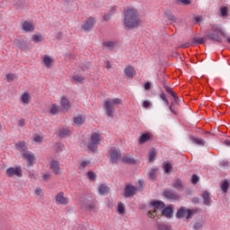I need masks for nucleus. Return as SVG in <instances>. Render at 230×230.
Returning a JSON list of instances; mask_svg holds the SVG:
<instances>
[{
  "instance_id": "nucleus-40",
  "label": "nucleus",
  "mask_w": 230,
  "mask_h": 230,
  "mask_svg": "<svg viewBox=\"0 0 230 230\" xmlns=\"http://www.w3.org/2000/svg\"><path fill=\"white\" fill-rule=\"evenodd\" d=\"M227 7L224 6V7H221L220 9V15L221 17H227Z\"/></svg>"
},
{
  "instance_id": "nucleus-1",
  "label": "nucleus",
  "mask_w": 230,
  "mask_h": 230,
  "mask_svg": "<svg viewBox=\"0 0 230 230\" xmlns=\"http://www.w3.org/2000/svg\"><path fill=\"white\" fill-rule=\"evenodd\" d=\"M141 22L139 18V13L137 10L128 7L124 9V25L128 30H132V28H137Z\"/></svg>"
},
{
  "instance_id": "nucleus-12",
  "label": "nucleus",
  "mask_w": 230,
  "mask_h": 230,
  "mask_svg": "<svg viewBox=\"0 0 230 230\" xmlns=\"http://www.w3.org/2000/svg\"><path fill=\"white\" fill-rule=\"evenodd\" d=\"M60 105L63 112H67L71 109V102L66 97L61 98Z\"/></svg>"
},
{
  "instance_id": "nucleus-53",
  "label": "nucleus",
  "mask_w": 230,
  "mask_h": 230,
  "mask_svg": "<svg viewBox=\"0 0 230 230\" xmlns=\"http://www.w3.org/2000/svg\"><path fill=\"white\" fill-rule=\"evenodd\" d=\"M26 125V120L24 119H21L18 121V127H24Z\"/></svg>"
},
{
  "instance_id": "nucleus-25",
  "label": "nucleus",
  "mask_w": 230,
  "mask_h": 230,
  "mask_svg": "<svg viewBox=\"0 0 230 230\" xmlns=\"http://www.w3.org/2000/svg\"><path fill=\"white\" fill-rule=\"evenodd\" d=\"M59 136L60 137H67L68 136H71V131L67 128H63L59 129Z\"/></svg>"
},
{
  "instance_id": "nucleus-58",
  "label": "nucleus",
  "mask_w": 230,
  "mask_h": 230,
  "mask_svg": "<svg viewBox=\"0 0 230 230\" xmlns=\"http://www.w3.org/2000/svg\"><path fill=\"white\" fill-rule=\"evenodd\" d=\"M179 2L182 4H190L191 3V1L190 0H179Z\"/></svg>"
},
{
  "instance_id": "nucleus-45",
  "label": "nucleus",
  "mask_w": 230,
  "mask_h": 230,
  "mask_svg": "<svg viewBox=\"0 0 230 230\" xmlns=\"http://www.w3.org/2000/svg\"><path fill=\"white\" fill-rule=\"evenodd\" d=\"M137 190H142L143 186H145V181L143 180H139L137 183Z\"/></svg>"
},
{
  "instance_id": "nucleus-50",
  "label": "nucleus",
  "mask_w": 230,
  "mask_h": 230,
  "mask_svg": "<svg viewBox=\"0 0 230 230\" xmlns=\"http://www.w3.org/2000/svg\"><path fill=\"white\" fill-rule=\"evenodd\" d=\"M199 178L197 176V174H193L191 177V182L192 184H197V182H199Z\"/></svg>"
},
{
  "instance_id": "nucleus-10",
  "label": "nucleus",
  "mask_w": 230,
  "mask_h": 230,
  "mask_svg": "<svg viewBox=\"0 0 230 230\" xmlns=\"http://www.w3.org/2000/svg\"><path fill=\"white\" fill-rule=\"evenodd\" d=\"M22 157L27 161L28 166H33L35 164V155L30 151L22 153Z\"/></svg>"
},
{
  "instance_id": "nucleus-17",
  "label": "nucleus",
  "mask_w": 230,
  "mask_h": 230,
  "mask_svg": "<svg viewBox=\"0 0 230 230\" xmlns=\"http://www.w3.org/2000/svg\"><path fill=\"white\" fill-rule=\"evenodd\" d=\"M22 30L23 31H33L35 30V26L33 25L32 22H24L22 23Z\"/></svg>"
},
{
  "instance_id": "nucleus-9",
  "label": "nucleus",
  "mask_w": 230,
  "mask_h": 230,
  "mask_svg": "<svg viewBox=\"0 0 230 230\" xmlns=\"http://www.w3.org/2000/svg\"><path fill=\"white\" fill-rule=\"evenodd\" d=\"M58 206H67L69 204V198L64 196V192H59L55 198Z\"/></svg>"
},
{
  "instance_id": "nucleus-51",
  "label": "nucleus",
  "mask_w": 230,
  "mask_h": 230,
  "mask_svg": "<svg viewBox=\"0 0 230 230\" xmlns=\"http://www.w3.org/2000/svg\"><path fill=\"white\" fill-rule=\"evenodd\" d=\"M88 164H91V161H89V160H84V161H83V162L81 163L80 166H81L82 168H85Z\"/></svg>"
},
{
  "instance_id": "nucleus-29",
  "label": "nucleus",
  "mask_w": 230,
  "mask_h": 230,
  "mask_svg": "<svg viewBox=\"0 0 230 230\" xmlns=\"http://www.w3.org/2000/svg\"><path fill=\"white\" fill-rule=\"evenodd\" d=\"M116 41H106L103 43V47L106 48V49H113L116 48Z\"/></svg>"
},
{
  "instance_id": "nucleus-49",
  "label": "nucleus",
  "mask_w": 230,
  "mask_h": 230,
  "mask_svg": "<svg viewBox=\"0 0 230 230\" xmlns=\"http://www.w3.org/2000/svg\"><path fill=\"white\" fill-rule=\"evenodd\" d=\"M35 195H37L38 197H42L44 195V192L42 191V189L37 188L35 190Z\"/></svg>"
},
{
  "instance_id": "nucleus-52",
  "label": "nucleus",
  "mask_w": 230,
  "mask_h": 230,
  "mask_svg": "<svg viewBox=\"0 0 230 230\" xmlns=\"http://www.w3.org/2000/svg\"><path fill=\"white\" fill-rule=\"evenodd\" d=\"M149 178L154 181L155 179V169H153L150 172H149Z\"/></svg>"
},
{
  "instance_id": "nucleus-23",
  "label": "nucleus",
  "mask_w": 230,
  "mask_h": 230,
  "mask_svg": "<svg viewBox=\"0 0 230 230\" xmlns=\"http://www.w3.org/2000/svg\"><path fill=\"white\" fill-rule=\"evenodd\" d=\"M109 191H111V189L107 185L99 186L100 195H109Z\"/></svg>"
},
{
  "instance_id": "nucleus-6",
  "label": "nucleus",
  "mask_w": 230,
  "mask_h": 230,
  "mask_svg": "<svg viewBox=\"0 0 230 230\" xmlns=\"http://www.w3.org/2000/svg\"><path fill=\"white\" fill-rule=\"evenodd\" d=\"M94 24H96V19L89 17L82 24L81 29L83 30V31H91L94 28Z\"/></svg>"
},
{
  "instance_id": "nucleus-56",
  "label": "nucleus",
  "mask_w": 230,
  "mask_h": 230,
  "mask_svg": "<svg viewBox=\"0 0 230 230\" xmlns=\"http://www.w3.org/2000/svg\"><path fill=\"white\" fill-rule=\"evenodd\" d=\"M160 98L161 100H163V102H166L167 98H166V93H164V92H163L161 94H160Z\"/></svg>"
},
{
  "instance_id": "nucleus-22",
  "label": "nucleus",
  "mask_w": 230,
  "mask_h": 230,
  "mask_svg": "<svg viewBox=\"0 0 230 230\" xmlns=\"http://www.w3.org/2000/svg\"><path fill=\"white\" fill-rule=\"evenodd\" d=\"M125 75L128 78H132L133 76H136V70H134V67L132 66H128L125 69Z\"/></svg>"
},
{
  "instance_id": "nucleus-31",
  "label": "nucleus",
  "mask_w": 230,
  "mask_h": 230,
  "mask_svg": "<svg viewBox=\"0 0 230 230\" xmlns=\"http://www.w3.org/2000/svg\"><path fill=\"white\" fill-rule=\"evenodd\" d=\"M204 204L205 206H209V202L211 200V198H209V193L208 191L203 192L202 194Z\"/></svg>"
},
{
  "instance_id": "nucleus-20",
  "label": "nucleus",
  "mask_w": 230,
  "mask_h": 230,
  "mask_svg": "<svg viewBox=\"0 0 230 230\" xmlns=\"http://www.w3.org/2000/svg\"><path fill=\"white\" fill-rule=\"evenodd\" d=\"M122 163H126L127 164H136V159L131 157L130 155H126L122 157Z\"/></svg>"
},
{
  "instance_id": "nucleus-5",
  "label": "nucleus",
  "mask_w": 230,
  "mask_h": 230,
  "mask_svg": "<svg viewBox=\"0 0 230 230\" xmlns=\"http://www.w3.org/2000/svg\"><path fill=\"white\" fill-rule=\"evenodd\" d=\"M195 213L192 210L186 209V208L181 207L176 213V218H184L186 217L187 219L191 218Z\"/></svg>"
},
{
  "instance_id": "nucleus-32",
  "label": "nucleus",
  "mask_w": 230,
  "mask_h": 230,
  "mask_svg": "<svg viewBox=\"0 0 230 230\" xmlns=\"http://www.w3.org/2000/svg\"><path fill=\"white\" fill-rule=\"evenodd\" d=\"M229 188V181L225 180L221 184V190L223 193H227V189Z\"/></svg>"
},
{
  "instance_id": "nucleus-41",
  "label": "nucleus",
  "mask_w": 230,
  "mask_h": 230,
  "mask_svg": "<svg viewBox=\"0 0 230 230\" xmlns=\"http://www.w3.org/2000/svg\"><path fill=\"white\" fill-rule=\"evenodd\" d=\"M87 177L90 179V181H96V174L92 171L87 172Z\"/></svg>"
},
{
  "instance_id": "nucleus-60",
  "label": "nucleus",
  "mask_w": 230,
  "mask_h": 230,
  "mask_svg": "<svg viewBox=\"0 0 230 230\" xmlns=\"http://www.w3.org/2000/svg\"><path fill=\"white\" fill-rule=\"evenodd\" d=\"M172 98H173L175 103H179V97L177 96V93H174V95H172Z\"/></svg>"
},
{
  "instance_id": "nucleus-43",
  "label": "nucleus",
  "mask_w": 230,
  "mask_h": 230,
  "mask_svg": "<svg viewBox=\"0 0 230 230\" xmlns=\"http://www.w3.org/2000/svg\"><path fill=\"white\" fill-rule=\"evenodd\" d=\"M147 216L149 217V218H155V217H157V211L155 209L149 210Z\"/></svg>"
},
{
  "instance_id": "nucleus-16",
  "label": "nucleus",
  "mask_w": 230,
  "mask_h": 230,
  "mask_svg": "<svg viewBox=\"0 0 230 230\" xmlns=\"http://www.w3.org/2000/svg\"><path fill=\"white\" fill-rule=\"evenodd\" d=\"M85 123V116L77 115L74 118V125L80 127Z\"/></svg>"
},
{
  "instance_id": "nucleus-36",
  "label": "nucleus",
  "mask_w": 230,
  "mask_h": 230,
  "mask_svg": "<svg viewBox=\"0 0 230 230\" xmlns=\"http://www.w3.org/2000/svg\"><path fill=\"white\" fill-rule=\"evenodd\" d=\"M42 40H43V38H42V35H40V34H34L32 36V40L36 44H38V42H42Z\"/></svg>"
},
{
  "instance_id": "nucleus-47",
  "label": "nucleus",
  "mask_w": 230,
  "mask_h": 230,
  "mask_svg": "<svg viewBox=\"0 0 230 230\" xmlns=\"http://www.w3.org/2000/svg\"><path fill=\"white\" fill-rule=\"evenodd\" d=\"M194 42H196V44H204L206 41L204 40V38H197L194 37L193 38Z\"/></svg>"
},
{
  "instance_id": "nucleus-19",
  "label": "nucleus",
  "mask_w": 230,
  "mask_h": 230,
  "mask_svg": "<svg viewBox=\"0 0 230 230\" xmlns=\"http://www.w3.org/2000/svg\"><path fill=\"white\" fill-rule=\"evenodd\" d=\"M162 214L164 215V217H166L167 218H172V217H173V208L172 207L164 208L162 211Z\"/></svg>"
},
{
  "instance_id": "nucleus-59",
  "label": "nucleus",
  "mask_w": 230,
  "mask_h": 230,
  "mask_svg": "<svg viewBox=\"0 0 230 230\" xmlns=\"http://www.w3.org/2000/svg\"><path fill=\"white\" fill-rule=\"evenodd\" d=\"M150 87H151L150 83L147 82L145 84L144 88L146 89V91H150Z\"/></svg>"
},
{
  "instance_id": "nucleus-57",
  "label": "nucleus",
  "mask_w": 230,
  "mask_h": 230,
  "mask_svg": "<svg viewBox=\"0 0 230 230\" xmlns=\"http://www.w3.org/2000/svg\"><path fill=\"white\" fill-rule=\"evenodd\" d=\"M55 148H56V152H62V146H60V145H56V146H55Z\"/></svg>"
},
{
  "instance_id": "nucleus-30",
  "label": "nucleus",
  "mask_w": 230,
  "mask_h": 230,
  "mask_svg": "<svg viewBox=\"0 0 230 230\" xmlns=\"http://www.w3.org/2000/svg\"><path fill=\"white\" fill-rule=\"evenodd\" d=\"M172 187L178 190L179 191H182V181L181 180H176L174 183L172 184Z\"/></svg>"
},
{
  "instance_id": "nucleus-33",
  "label": "nucleus",
  "mask_w": 230,
  "mask_h": 230,
  "mask_svg": "<svg viewBox=\"0 0 230 230\" xmlns=\"http://www.w3.org/2000/svg\"><path fill=\"white\" fill-rule=\"evenodd\" d=\"M88 149L91 150V152H98V144L95 142H90L88 145Z\"/></svg>"
},
{
  "instance_id": "nucleus-21",
  "label": "nucleus",
  "mask_w": 230,
  "mask_h": 230,
  "mask_svg": "<svg viewBox=\"0 0 230 230\" xmlns=\"http://www.w3.org/2000/svg\"><path fill=\"white\" fill-rule=\"evenodd\" d=\"M53 62H54V60L52 59L51 57H49V56L43 57V63L48 67V69H49L51 67V66H53Z\"/></svg>"
},
{
  "instance_id": "nucleus-38",
  "label": "nucleus",
  "mask_w": 230,
  "mask_h": 230,
  "mask_svg": "<svg viewBox=\"0 0 230 230\" xmlns=\"http://www.w3.org/2000/svg\"><path fill=\"white\" fill-rule=\"evenodd\" d=\"M157 230H172V226L164 224H159Z\"/></svg>"
},
{
  "instance_id": "nucleus-61",
  "label": "nucleus",
  "mask_w": 230,
  "mask_h": 230,
  "mask_svg": "<svg viewBox=\"0 0 230 230\" xmlns=\"http://www.w3.org/2000/svg\"><path fill=\"white\" fill-rule=\"evenodd\" d=\"M169 109H170V111H171V112H172V114H177V112H175V111L173 110V107H172V104L169 106Z\"/></svg>"
},
{
  "instance_id": "nucleus-2",
  "label": "nucleus",
  "mask_w": 230,
  "mask_h": 230,
  "mask_svg": "<svg viewBox=\"0 0 230 230\" xmlns=\"http://www.w3.org/2000/svg\"><path fill=\"white\" fill-rule=\"evenodd\" d=\"M118 105H123V101L119 98H113L108 101H105L103 108L106 111V114L109 118H112L116 112L114 107Z\"/></svg>"
},
{
  "instance_id": "nucleus-48",
  "label": "nucleus",
  "mask_w": 230,
  "mask_h": 230,
  "mask_svg": "<svg viewBox=\"0 0 230 230\" xmlns=\"http://www.w3.org/2000/svg\"><path fill=\"white\" fill-rule=\"evenodd\" d=\"M165 87V91H166V93H168L169 94H171V96H175V92H173L172 90V87H170V86H164Z\"/></svg>"
},
{
  "instance_id": "nucleus-8",
  "label": "nucleus",
  "mask_w": 230,
  "mask_h": 230,
  "mask_svg": "<svg viewBox=\"0 0 230 230\" xmlns=\"http://www.w3.org/2000/svg\"><path fill=\"white\" fill-rule=\"evenodd\" d=\"M110 157H111V162L113 164H116V163H118V161H119V159L121 158V151L118 150L115 147H111L110 149Z\"/></svg>"
},
{
  "instance_id": "nucleus-26",
  "label": "nucleus",
  "mask_w": 230,
  "mask_h": 230,
  "mask_svg": "<svg viewBox=\"0 0 230 230\" xmlns=\"http://www.w3.org/2000/svg\"><path fill=\"white\" fill-rule=\"evenodd\" d=\"M73 81L75 84H84V82H85V77L80 75H75L73 76Z\"/></svg>"
},
{
  "instance_id": "nucleus-44",
  "label": "nucleus",
  "mask_w": 230,
  "mask_h": 230,
  "mask_svg": "<svg viewBox=\"0 0 230 230\" xmlns=\"http://www.w3.org/2000/svg\"><path fill=\"white\" fill-rule=\"evenodd\" d=\"M49 179H51V173L48 172V173L43 174L41 181L43 182H48V181H49Z\"/></svg>"
},
{
  "instance_id": "nucleus-7",
  "label": "nucleus",
  "mask_w": 230,
  "mask_h": 230,
  "mask_svg": "<svg viewBox=\"0 0 230 230\" xmlns=\"http://www.w3.org/2000/svg\"><path fill=\"white\" fill-rule=\"evenodd\" d=\"M49 164V170L52 173L62 175V169L60 168V162L58 160H51Z\"/></svg>"
},
{
  "instance_id": "nucleus-3",
  "label": "nucleus",
  "mask_w": 230,
  "mask_h": 230,
  "mask_svg": "<svg viewBox=\"0 0 230 230\" xmlns=\"http://www.w3.org/2000/svg\"><path fill=\"white\" fill-rule=\"evenodd\" d=\"M212 31L214 32L208 33V39L210 40H215V42H222V39L220 38V35L224 37V31H222V29L218 27H213Z\"/></svg>"
},
{
  "instance_id": "nucleus-28",
  "label": "nucleus",
  "mask_w": 230,
  "mask_h": 230,
  "mask_svg": "<svg viewBox=\"0 0 230 230\" xmlns=\"http://www.w3.org/2000/svg\"><path fill=\"white\" fill-rule=\"evenodd\" d=\"M16 147L20 152H23V154L28 149L25 142H19L18 144H16Z\"/></svg>"
},
{
  "instance_id": "nucleus-62",
  "label": "nucleus",
  "mask_w": 230,
  "mask_h": 230,
  "mask_svg": "<svg viewBox=\"0 0 230 230\" xmlns=\"http://www.w3.org/2000/svg\"><path fill=\"white\" fill-rule=\"evenodd\" d=\"M221 166H229V164L227 162H221L220 163Z\"/></svg>"
},
{
  "instance_id": "nucleus-63",
  "label": "nucleus",
  "mask_w": 230,
  "mask_h": 230,
  "mask_svg": "<svg viewBox=\"0 0 230 230\" xmlns=\"http://www.w3.org/2000/svg\"><path fill=\"white\" fill-rule=\"evenodd\" d=\"M225 145L226 146H230V140H225Z\"/></svg>"
},
{
  "instance_id": "nucleus-39",
  "label": "nucleus",
  "mask_w": 230,
  "mask_h": 230,
  "mask_svg": "<svg viewBox=\"0 0 230 230\" xmlns=\"http://www.w3.org/2000/svg\"><path fill=\"white\" fill-rule=\"evenodd\" d=\"M172 164L170 163H166L165 164H164V170L165 172V173H170L172 172Z\"/></svg>"
},
{
  "instance_id": "nucleus-24",
  "label": "nucleus",
  "mask_w": 230,
  "mask_h": 230,
  "mask_svg": "<svg viewBox=\"0 0 230 230\" xmlns=\"http://www.w3.org/2000/svg\"><path fill=\"white\" fill-rule=\"evenodd\" d=\"M30 93H24L21 96V102L23 103V105H28L30 103Z\"/></svg>"
},
{
  "instance_id": "nucleus-55",
  "label": "nucleus",
  "mask_w": 230,
  "mask_h": 230,
  "mask_svg": "<svg viewBox=\"0 0 230 230\" xmlns=\"http://www.w3.org/2000/svg\"><path fill=\"white\" fill-rule=\"evenodd\" d=\"M143 107H144L145 109H148V108L150 107V102H148V101H144V102H143Z\"/></svg>"
},
{
  "instance_id": "nucleus-42",
  "label": "nucleus",
  "mask_w": 230,
  "mask_h": 230,
  "mask_svg": "<svg viewBox=\"0 0 230 230\" xmlns=\"http://www.w3.org/2000/svg\"><path fill=\"white\" fill-rule=\"evenodd\" d=\"M7 82H13L14 78H16L15 74H7L5 75Z\"/></svg>"
},
{
  "instance_id": "nucleus-34",
  "label": "nucleus",
  "mask_w": 230,
  "mask_h": 230,
  "mask_svg": "<svg viewBox=\"0 0 230 230\" xmlns=\"http://www.w3.org/2000/svg\"><path fill=\"white\" fill-rule=\"evenodd\" d=\"M117 211L119 215H125V205L121 202L118 204Z\"/></svg>"
},
{
  "instance_id": "nucleus-54",
  "label": "nucleus",
  "mask_w": 230,
  "mask_h": 230,
  "mask_svg": "<svg viewBox=\"0 0 230 230\" xmlns=\"http://www.w3.org/2000/svg\"><path fill=\"white\" fill-rule=\"evenodd\" d=\"M194 229H195V230H200V229H202V223H196V224L194 225Z\"/></svg>"
},
{
  "instance_id": "nucleus-64",
  "label": "nucleus",
  "mask_w": 230,
  "mask_h": 230,
  "mask_svg": "<svg viewBox=\"0 0 230 230\" xmlns=\"http://www.w3.org/2000/svg\"><path fill=\"white\" fill-rule=\"evenodd\" d=\"M106 66H107V69H111V67H112V66H111V63H110V62H107V63H106Z\"/></svg>"
},
{
  "instance_id": "nucleus-46",
  "label": "nucleus",
  "mask_w": 230,
  "mask_h": 230,
  "mask_svg": "<svg viewBox=\"0 0 230 230\" xmlns=\"http://www.w3.org/2000/svg\"><path fill=\"white\" fill-rule=\"evenodd\" d=\"M44 137H41L40 135H35L34 136V138L33 140L36 142V143H42Z\"/></svg>"
},
{
  "instance_id": "nucleus-27",
  "label": "nucleus",
  "mask_w": 230,
  "mask_h": 230,
  "mask_svg": "<svg viewBox=\"0 0 230 230\" xmlns=\"http://www.w3.org/2000/svg\"><path fill=\"white\" fill-rule=\"evenodd\" d=\"M91 142L100 145V133H96V132L93 133L91 137Z\"/></svg>"
},
{
  "instance_id": "nucleus-37",
  "label": "nucleus",
  "mask_w": 230,
  "mask_h": 230,
  "mask_svg": "<svg viewBox=\"0 0 230 230\" xmlns=\"http://www.w3.org/2000/svg\"><path fill=\"white\" fill-rule=\"evenodd\" d=\"M50 114L55 116L56 114H58V106L57 104H52L50 110H49Z\"/></svg>"
},
{
  "instance_id": "nucleus-13",
  "label": "nucleus",
  "mask_w": 230,
  "mask_h": 230,
  "mask_svg": "<svg viewBox=\"0 0 230 230\" xmlns=\"http://www.w3.org/2000/svg\"><path fill=\"white\" fill-rule=\"evenodd\" d=\"M190 139L194 145H197V146H206V140H204V138L195 137V136H190Z\"/></svg>"
},
{
  "instance_id": "nucleus-4",
  "label": "nucleus",
  "mask_w": 230,
  "mask_h": 230,
  "mask_svg": "<svg viewBox=\"0 0 230 230\" xmlns=\"http://www.w3.org/2000/svg\"><path fill=\"white\" fill-rule=\"evenodd\" d=\"M5 173L7 177H22V169L21 168V165L9 167L6 169Z\"/></svg>"
},
{
  "instance_id": "nucleus-15",
  "label": "nucleus",
  "mask_w": 230,
  "mask_h": 230,
  "mask_svg": "<svg viewBox=\"0 0 230 230\" xmlns=\"http://www.w3.org/2000/svg\"><path fill=\"white\" fill-rule=\"evenodd\" d=\"M150 206L154 208V209H164V202L161 200H153L150 202Z\"/></svg>"
},
{
  "instance_id": "nucleus-35",
  "label": "nucleus",
  "mask_w": 230,
  "mask_h": 230,
  "mask_svg": "<svg viewBox=\"0 0 230 230\" xmlns=\"http://www.w3.org/2000/svg\"><path fill=\"white\" fill-rule=\"evenodd\" d=\"M155 155H157V151H155V149H152L149 152V161H150V163H154V161H155Z\"/></svg>"
},
{
  "instance_id": "nucleus-14",
  "label": "nucleus",
  "mask_w": 230,
  "mask_h": 230,
  "mask_svg": "<svg viewBox=\"0 0 230 230\" xmlns=\"http://www.w3.org/2000/svg\"><path fill=\"white\" fill-rule=\"evenodd\" d=\"M164 197H165V199H168L169 200H177V199H179V194L170 190H166L164 192Z\"/></svg>"
},
{
  "instance_id": "nucleus-11",
  "label": "nucleus",
  "mask_w": 230,
  "mask_h": 230,
  "mask_svg": "<svg viewBox=\"0 0 230 230\" xmlns=\"http://www.w3.org/2000/svg\"><path fill=\"white\" fill-rule=\"evenodd\" d=\"M137 193V188L132 186L130 183H128L126 185L125 190H124V197L126 199H128V197H132V195H136Z\"/></svg>"
},
{
  "instance_id": "nucleus-18",
  "label": "nucleus",
  "mask_w": 230,
  "mask_h": 230,
  "mask_svg": "<svg viewBox=\"0 0 230 230\" xmlns=\"http://www.w3.org/2000/svg\"><path fill=\"white\" fill-rule=\"evenodd\" d=\"M150 139H152V134L146 133V134H143L138 138V143H139V145H144V143H147V141H150Z\"/></svg>"
}]
</instances>
